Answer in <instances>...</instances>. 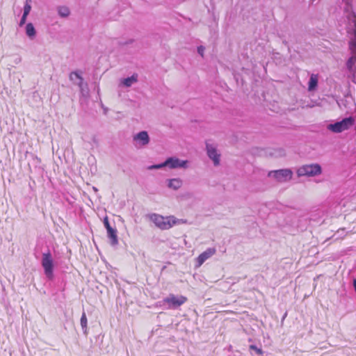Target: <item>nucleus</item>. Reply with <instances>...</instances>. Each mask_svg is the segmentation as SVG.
<instances>
[{"mask_svg": "<svg viewBox=\"0 0 356 356\" xmlns=\"http://www.w3.org/2000/svg\"><path fill=\"white\" fill-rule=\"evenodd\" d=\"M41 266L43 268L44 273L47 279L49 281H52L54 279V270L55 264L52 254L49 249L47 252L42 253Z\"/></svg>", "mask_w": 356, "mask_h": 356, "instance_id": "nucleus-1", "label": "nucleus"}, {"mask_svg": "<svg viewBox=\"0 0 356 356\" xmlns=\"http://www.w3.org/2000/svg\"><path fill=\"white\" fill-rule=\"evenodd\" d=\"M355 122V118L349 116L343 118L340 121L330 123L327 126V129L332 133L339 134L351 128Z\"/></svg>", "mask_w": 356, "mask_h": 356, "instance_id": "nucleus-2", "label": "nucleus"}, {"mask_svg": "<svg viewBox=\"0 0 356 356\" xmlns=\"http://www.w3.org/2000/svg\"><path fill=\"white\" fill-rule=\"evenodd\" d=\"M82 72L81 70H77L75 72H72L70 74V79L74 83L77 84L80 88V92L81 97L84 99H88L89 97V88L87 83H83V79L81 76Z\"/></svg>", "mask_w": 356, "mask_h": 356, "instance_id": "nucleus-3", "label": "nucleus"}, {"mask_svg": "<svg viewBox=\"0 0 356 356\" xmlns=\"http://www.w3.org/2000/svg\"><path fill=\"white\" fill-rule=\"evenodd\" d=\"M322 173V168L320 164L313 163L309 165H304L299 168L297 170L298 177H314Z\"/></svg>", "mask_w": 356, "mask_h": 356, "instance_id": "nucleus-4", "label": "nucleus"}, {"mask_svg": "<svg viewBox=\"0 0 356 356\" xmlns=\"http://www.w3.org/2000/svg\"><path fill=\"white\" fill-rule=\"evenodd\" d=\"M187 301V298L184 296H175L172 293L163 299V305H167L168 309H176Z\"/></svg>", "mask_w": 356, "mask_h": 356, "instance_id": "nucleus-5", "label": "nucleus"}, {"mask_svg": "<svg viewBox=\"0 0 356 356\" xmlns=\"http://www.w3.org/2000/svg\"><path fill=\"white\" fill-rule=\"evenodd\" d=\"M293 171L289 168L270 171L268 177H272L279 182H286L291 179Z\"/></svg>", "mask_w": 356, "mask_h": 356, "instance_id": "nucleus-6", "label": "nucleus"}, {"mask_svg": "<svg viewBox=\"0 0 356 356\" xmlns=\"http://www.w3.org/2000/svg\"><path fill=\"white\" fill-rule=\"evenodd\" d=\"M166 164L170 169H186L188 167V161L181 160L176 156H170L166 159Z\"/></svg>", "mask_w": 356, "mask_h": 356, "instance_id": "nucleus-7", "label": "nucleus"}, {"mask_svg": "<svg viewBox=\"0 0 356 356\" xmlns=\"http://www.w3.org/2000/svg\"><path fill=\"white\" fill-rule=\"evenodd\" d=\"M206 151L208 157L212 160L213 165L218 166L220 164V154L218 152L216 147L206 142Z\"/></svg>", "mask_w": 356, "mask_h": 356, "instance_id": "nucleus-8", "label": "nucleus"}, {"mask_svg": "<svg viewBox=\"0 0 356 356\" xmlns=\"http://www.w3.org/2000/svg\"><path fill=\"white\" fill-rule=\"evenodd\" d=\"M149 219L154 222V224L161 229H168L170 228L169 222H167L166 218L156 214L152 213L149 215Z\"/></svg>", "mask_w": 356, "mask_h": 356, "instance_id": "nucleus-9", "label": "nucleus"}, {"mask_svg": "<svg viewBox=\"0 0 356 356\" xmlns=\"http://www.w3.org/2000/svg\"><path fill=\"white\" fill-rule=\"evenodd\" d=\"M134 141L136 143V146H137V145L140 147L145 146L149 144L150 138L147 131H141L134 136Z\"/></svg>", "mask_w": 356, "mask_h": 356, "instance_id": "nucleus-10", "label": "nucleus"}, {"mask_svg": "<svg viewBox=\"0 0 356 356\" xmlns=\"http://www.w3.org/2000/svg\"><path fill=\"white\" fill-rule=\"evenodd\" d=\"M216 250L213 248H207L197 258V266H201L207 259L212 257L216 253Z\"/></svg>", "mask_w": 356, "mask_h": 356, "instance_id": "nucleus-11", "label": "nucleus"}, {"mask_svg": "<svg viewBox=\"0 0 356 356\" xmlns=\"http://www.w3.org/2000/svg\"><path fill=\"white\" fill-rule=\"evenodd\" d=\"M242 71V74L238 73L236 71H233L232 74L234 75V77L238 84L241 82V86H243L245 80V76L243 74H248L249 72H252V70L253 68H240Z\"/></svg>", "mask_w": 356, "mask_h": 356, "instance_id": "nucleus-12", "label": "nucleus"}, {"mask_svg": "<svg viewBox=\"0 0 356 356\" xmlns=\"http://www.w3.org/2000/svg\"><path fill=\"white\" fill-rule=\"evenodd\" d=\"M318 74H312L308 81V91H316L318 85Z\"/></svg>", "mask_w": 356, "mask_h": 356, "instance_id": "nucleus-13", "label": "nucleus"}, {"mask_svg": "<svg viewBox=\"0 0 356 356\" xmlns=\"http://www.w3.org/2000/svg\"><path fill=\"white\" fill-rule=\"evenodd\" d=\"M107 236L110 240V244L112 246H116L118 244V237L117 235V229L115 228H109L106 230Z\"/></svg>", "mask_w": 356, "mask_h": 356, "instance_id": "nucleus-14", "label": "nucleus"}, {"mask_svg": "<svg viewBox=\"0 0 356 356\" xmlns=\"http://www.w3.org/2000/svg\"><path fill=\"white\" fill-rule=\"evenodd\" d=\"M138 81V74H134L131 76H128L127 78H124L121 80L120 83L127 88H129L132 86L134 83L137 82Z\"/></svg>", "mask_w": 356, "mask_h": 356, "instance_id": "nucleus-15", "label": "nucleus"}, {"mask_svg": "<svg viewBox=\"0 0 356 356\" xmlns=\"http://www.w3.org/2000/svg\"><path fill=\"white\" fill-rule=\"evenodd\" d=\"M168 187L173 190H178L182 186V180L179 178L168 179Z\"/></svg>", "mask_w": 356, "mask_h": 356, "instance_id": "nucleus-16", "label": "nucleus"}, {"mask_svg": "<svg viewBox=\"0 0 356 356\" xmlns=\"http://www.w3.org/2000/svg\"><path fill=\"white\" fill-rule=\"evenodd\" d=\"M25 31H26V35L31 40H33V38H35V35H36V31H35V27L32 23H28L26 25Z\"/></svg>", "mask_w": 356, "mask_h": 356, "instance_id": "nucleus-17", "label": "nucleus"}, {"mask_svg": "<svg viewBox=\"0 0 356 356\" xmlns=\"http://www.w3.org/2000/svg\"><path fill=\"white\" fill-rule=\"evenodd\" d=\"M80 323H81V325L83 334L86 335L88 334V332H87V330H88V327H87L88 320H87L86 314V313L84 312L82 313V315H81V320H80Z\"/></svg>", "mask_w": 356, "mask_h": 356, "instance_id": "nucleus-18", "label": "nucleus"}, {"mask_svg": "<svg viewBox=\"0 0 356 356\" xmlns=\"http://www.w3.org/2000/svg\"><path fill=\"white\" fill-rule=\"evenodd\" d=\"M58 13L61 17H67L70 15V11L67 6H60L58 8Z\"/></svg>", "mask_w": 356, "mask_h": 356, "instance_id": "nucleus-19", "label": "nucleus"}, {"mask_svg": "<svg viewBox=\"0 0 356 356\" xmlns=\"http://www.w3.org/2000/svg\"><path fill=\"white\" fill-rule=\"evenodd\" d=\"M31 0H26L24 9H23V15L28 16L31 10Z\"/></svg>", "mask_w": 356, "mask_h": 356, "instance_id": "nucleus-20", "label": "nucleus"}, {"mask_svg": "<svg viewBox=\"0 0 356 356\" xmlns=\"http://www.w3.org/2000/svg\"><path fill=\"white\" fill-rule=\"evenodd\" d=\"M165 167H168V165L166 164V159L165 160V161H163L161 163L154 164V165L148 166L147 169L148 170H158V169L163 168Z\"/></svg>", "mask_w": 356, "mask_h": 356, "instance_id": "nucleus-21", "label": "nucleus"}, {"mask_svg": "<svg viewBox=\"0 0 356 356\" xmlns=\"http://www.w3.org/2000/svg\"><path fill=\"white\" fill-rule=\"evenodd\" d=\"M250 350L254 351L255 354L257 355H262L264 354V351L260 347H257L256 345L252 344L249 347Z\"/></svg>", "mask_w": 356, "mask_h": 356, "instance_id": "nucleus-22", "label": "nucleus"}, {"mask_svg": "<svg viewBox=\"0 0 356 356\" xmlns=\"http://www.w3.org/2000/svg\"><path fill=\"white\" fill-rule=\"evenodd\" d=\"M349 49L351 55L356 56V40H353L350 42Z\"/></svg>", "mask_w": 356, "mask_h": 356, "instance_id": "nucleus-23", "label": "nucleus"}, {"mask_svg": "<svg viewBox=\"0 0 356 356\" xmlns=\"http://www.w3.org/2000/svg\"><path fill=\"white\" fill-rule=\"evenodd\" d=\"M166 220L167 222H169L170 227H172L175 225L179 224V219H177L172 216L166 217Z\"/></svg>", "mask_w": 356, "mask_h": 356, "instance_id": "nucleus-24", "label": "nucleus"}, {"mask_svg": "<svg viewBox=\"0 0 356 356\" xmlns=\"http://www.w3.org/2000/svg\"><path fill=\"white\" fill-rule=\"evenodd\" d=\"M348 19L350 23L353 24V26L355 29L354 31L356 34V14L355 13H351L348 17Z\"/></svg>", "mask_w": 356, "mask_h": 356, "instance_id": "nucleus-25", "label": "nucleus"}, {"mask_svg": "<svg viewBox=\"0 0 356 356\" xmlns=\"http://www.w3.org/2000/svg\"><path fill=\"white\" fill-rule=\"evenodd\" d=\"M356 61V56L351 55L347 61V67H352Z\"/></svg>", "mask_w": 356, "mask_h": 356, "instance_id": "nucleus-26", "label": "nucleus"}, {"mask_svg": "<svg viewBox=\"0 0 356 356\" xmlns=\"http://www.w3.org/2000/svg\"><path fill=\"white\" fill-rule=\"evenodd\" d=\"M352 74V81L356 84V68H348Z\"/></svg>", "mask_w": 356, "mask_h": 356, "instance_id": "nucleus-27", "label": "nucleus"}, {"mask_svg": "<svg viewBox=\"0 0 356 356\" xmlns=\"http://www.w3.org/2000/svg\"><path fill=\"white\" fill-rule=\"evenodd\" d=\"M103 223H104V227H105L106 230L108 229L109 228H112V227L110 225V222L108 221V218L107 216H106L104 218Z\"/></svg>", "mask_w": 356, "mask_h": 356, "instance_id": "nucleus-28", "label": "nucleus"}, {"mask_svg": "<svg viewBox=\"0 0 356 356\" xmlns=\"http://www.w3.org/2000/svg\"><path fill=\"white\" fill-rule=\"evenodd\" d=\"M204 51H205V47L204 46H199L197 47V53L202 56L203 57L204 56Z\"/></svg>", "mask_w": 356, "mask_h": 356, "instance_id": "nucleus-29", "label": "nucleus"}, {"mask_svg": "<svg viewBox=\"0 0 356 356\" xmlns=\"http://www.w3.org/2000/svg\"><path fill=\"white\" fill-rule=\"evenodd\" d=\"M31 156L32 157V159H33V161L35 163V164H38L40 163V159L35 154H30Z\"/></svg>", "mask_w": 356, "mask_h": 356, "instance_id": "nucleus-30", "label": "nucleus"}, {"mask_svg": "<svg viewBox=\"0 0 356 356\" xmlns=\"http://www.w3.org/2000/svg\"><path fill=\"white\" fill-rule=\"evenodd\" d=\"M26 18H27V16H26L25 15H22V18L19 22V26H22L24 24H25Z\"/></svg>", "mask_w": 356, "mask_h": 356, "instance_id": "nucleus-31", "label": "nucleus"}, {"mask_svg": "<svg viewBox=\"0 0 356 356\" xmlns=\"http://www.w3.org/2000/svg\"><path fill=\"white\" fill-rule=\"evenodd\" d=\"M186 222V220L179 219V223H185Z\"/></svg>", "mask_w": 356, "mask_h": 356, "instance_id": "nucleus-32", "label": "nucleus"}, {"mask_svg": "<svg viewBox=\"0 0 356 356\" xmlns=\"http://www.w3.org/2000/svg\"><path fill=\"white\" fill-rule=\"evenodd\" d=\"M96 88H97V92L99 93V86H95V89H96Z\"/></svg>", "mask_w": 356, "mask_h": 356, "instance_id": "nucleus-33", "label": "nucleus"}, {"mask_svg": "<svg viewBox=\"0 0 356 356\" xmlns=\"http://www.w3.org/2000/svg\"><path fill=\"white\" fill-rule=\"evenodd\" d=\"M263 71H264V74L266 73V67H264L262 68Z\"/></svg>", "mask_w": 356, "mask_h": 356, "instance_id": "nucleus-34", "label": "nucleus"}, {"mask_svg": "<svg viewBox=\"0 0 356 356\" xmlns=\"http://www.w3.org/2000/svg\"><path fill=\"white\" fill-rule=\"evenodd\" d=\"M286 315H287V314H286V313H285V314H284V316H283V318H282V320H284V319L285 318V317L286 316Z\"/></svg>", "mask_w": 356, "mask_h": 356, "instance_id": "nucleus-35", "label": "nucleus"}]
</instances>
